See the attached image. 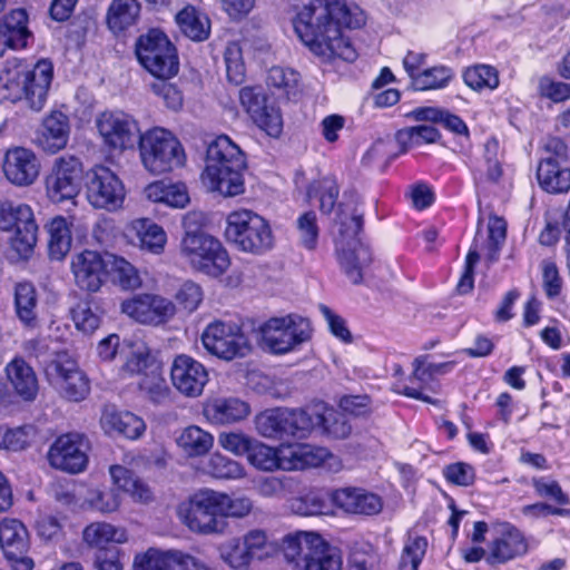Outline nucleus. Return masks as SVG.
Instances as JSON below:
<instances>
[{
  "label": "nucleus",
  "mask_w": 570,
  "mask_h": 570,
  "mask_svg": "<svg viewBox=\"0 0 570 570\" xmlns=\"http://www.w3.org/2000/svg\"><path fill=\"white\" fill-rule=\"evenodd\" d=\"M254 426L257 434L272 440L305 438L315 429L336 439L346 438L351 432L345 416L323 402L305 409H266L255 415Z\"/></svg>",
  "instance_id": "obj_1"
},
{
  "label": "nucleus",
  "mask_w": 570,
  "mask_h": 570,
  "mask_svg": "<svg viewBox=\"0 0 570 570\" xmlns=\"http://www.w3.org/2000/svg\"><path fill=\"white\" fill-rule=\"evenodd\" d=\"M218 444L235 456H246L248 463H325L332 453L309 443H286L271 446L243 432H223Z\"/></svg>",
  "instance_id": "obj_2"
},
{
  "label": "nucleus",
  "mask_w": 570,
  "mask_h": 570,
  "mask_svg": "<svg viewBox=\"0 0 570 570\" xmlns=\"http://www.w3.org/2000/svg\"><path fill=\"white\" fill-rule=\"evenodd\" d=\"M246 157L228 136L216 137L207 147L203 185L223 197H235L245 190Z\"/></svg>",
  "instance_id": "obj_3"
},
{
  "label": "nucleus",
  "mask_w": 570,
  "mask_h": 570,
  "mask_svg": "<svg viewBox=\"0 0 570 570\" xmlns=\"http://www.w3.org/2000/svg\"><path fill=\"white\" fill-rule=\"evenodd\" d=\"M224 236L238 252L261 256L275 246L269 222L247 208L232 210L226 216Z\"/></svg>",
  "instance_id": "obj_4"
},
{
  "label": "nucleus",
  "mask_w": 570,
  "mask_h": 570,
  "mask_svg": "<svg viewBox=\"0 0 570 570\" xmlns=\"http://www.w3.org/2000/svg\"><path fill=\"white\" fill-rule=\"evenodd\" d=\"M335 222L340 233L336 239L338 262L350 281L358 284L363 278V267L371 262L368 248L357 239L363 226V212L341 204Z\"/></svg>",
  "instance_id": "obj_5"
},
{
  "label": "nucleus",
  "mask_w": 570,
  "mask_h": 570,
  "mask_svg": "<svg viewBox=\"0 0 570 570\" xmlns=\"http://www.w3.org/2000/svg\"><path fill=\"white\" fill-rule=\"evenodd\" d=\"M288 563L302 570H342L341 551L316 532L298 531L283 539Z\"/></svg>",
  "instance_id": "obj_6"
},
{
  "label": "nucleus",
  "mask_w": 570,
  "mask_h": 570,
  "mask_svg": "<svg viewBox=\"0 0 570 570\" xmlns=\"http://www.w3.org/2000/svg\"><path fill=\"white\" fill-rule=\"evenodd\" d=\"M179 255L193 269L210 277L222 276L230 266L229 254L222 242L200 229L185 232Z\"/></svg>",
  "instance_id": "obj_7"
},
{
  "label": "nucleus",
  "mask_w": 570,
  "mask_h": 570,
  "mask_svg": "<svg viewBox=\"0 0 570 570\" xmlns=\"http://www.w3.org/2000/svg\"><path fill=\"white\" fill-rule=\"evenodd\" d=\"M138 146L142 166L154 175L171 171L186 161V154L179 139L161 127L144 132Z\"/></svg>",
  "instance_id": "obj_8"
},
{
  "label": "nucleus",
  "mask_w": 570,
  "mask_h": 570,
  "mask_svg": "<svg viewBox=\"0 0 570 570\" xmlns=\"http://www.w3.org/2000/svg\"><path fill=\"white\" fill-rule=\"evenodd\" d=\"M309 320L298 314L271 317L259 326L262 345L273 354H287L312 337Z\"/></svg>",
  "instance_id": "obj_9"
},
{
  "label": "nucleus",
  "mask_w": 570,
  "mask_h": 570,
  "mask_svg": "<svg viewBox=\"0 0 570 570\" xmlns=\"http://www.w3.org/2000/svg\"><path fill=\"white\" fill-rule=\"evenodd\" d=\"M177 514L181 523L197 534H219L227 527L222 520L217 491L210 489L199 490L180 502Z\"/></svg>",
  "instance_id": "obj_10"
},
{
  "label": "nucleus",
  "mask_w": 570,
  "mask_h": 570,
  "mask_svg": "<svg viewBox=\"0 0 570 570\" xmlns=\"http://www.w3.org/2000/svg\"><path fill=\"white\" fill-rule=\"evenodd\" d=\"M43 371L47 381L61 397L70 402H80L88 396L89 379L67 351L52 354L46 362Z\"/></svg>",
  "instance_id": "obj_11"
},
{
  "label": "nucleus",
  "mask_w": 570,
  "mask_h": 570,
  "mask_svg": "<svg viewBox=\"0 0 570 570\" xmlns=\"http://www.w3.org/2000/svg\"><path fill=\"white\" fill-rule=\"evenodd\" d=\"M135 53L139 63L158 79H169L178 72L176 48L160 30L151 29L141 35L136 41Z\"/></svg>",
  "instance_id": "obj_12"
},
{
  "label": "nucleus",
  "mask_w": 570,
  "mask_h": 570,
  "mask_svg": "<svg viewBox=\"0 0 570 570\" xmlns=\"http://www.w3.org/2000/svg\"><path fill=\"white\" fill-rule=\"evenodd\" d=\"M202 343L209 354L223 361L243 358L252 352L249 338L234 322H210L202 333Z\"/></svg>",
  "instance_id": "obj_13"
},
{
  "label": "nucleus",
  "mask_w": 570,
  "mask_h": 570,
  "mask_svg": "<svg viewBox=\"0 0 570 570\" xmlns=\"http://www.w3.org/2000/svg\"><path fill=\"white\" fill-rule=\"evenodd\" d=\"M0 229H14L11 247L20 257L31 254L37 243L38 225L29 205L12 200L0 202Z\"/></svg>",
  "instance_id": "obj_14"
},
{
  "label": "nucleus",
  "mask_w": 570,
  "mask_h": 570,
  "mask_svg": "<svg viewBox=\"0 0 570 570\" xmlns=\"http://www.w3.org/2000/svg\"><path fill=\"white\" fill-rule=\"evenodd\" d=\"M492 537L488 543L487 564L498 567L523 558L530 550L529 538L510 521L494 520Z\"/></svg>",
  "instance_id": "obj_15"
},
{
  "label": "nucleus",
  "mask_w": 570,
  "mask_h": 570,
  "mask_svg": "<svg viewBox=\"0 0 570 570\" xmlns=\"http://www.w3.org/2000/svg\"><path fill=\"white\" fill-rule=\"evenodd\" d=\"M86 197L94 208L116 212L124 205L125 185L110 168L95 166L86 175Z\"/></svg>",
  "instance_id": "obj_16"
},
{
  "label": "nucleus",
  "mask_w": 570,
  "mask_h": 570,
  "mask_svg": "<svg viewBox=\"0 0 570 570\" xmlns=\"http://www.w3.org/2000/svg\"><path fill=\"white\" fill-rule=\"evenodd\" d=\"M30 548L31 539L26 524L17 518H3L0 521V549L11 570H33Z\"/></svg>",
  "instance_id": "obj_17"
},
{
  "label": "nucleus",
  "mask_w": 570,
  "mask_h": 570,
  "mask_svg": "<svg viewBox=\"0 0 570 570\" xmlns=\"http://www.w3.org/2000/svg\"><path fill=\"white\" fill-rule=\"evenodd\" d=\"M222 560L234 570H246L253 561L268 556V539L264 530L253 529L242 538H232L219 548Z\"/></svg>",
  "instance_id": "obj_18"
},
{
  "label": "nucleus",
  "mask_w": 570,
  "mask_h": 570,
  "mask_svg": "<svg viewBox=\"0 0 570 570\" xmlns=\"http://www.w3.org/2000/svg\"><path fill=\"white\" fill-rule=\"evenodd\" d=\"M82 163L72 155L57 157L46 177V191L53 203L71 200L80 191Z\"/></svg>",
  "instance_id": "obj_19"
},
{
  "label": "nucleus",
  "mask_w": 570,
  "mask_h": 570,
  "mask_svg": "<svg viewBox=\"0 0 570 570\" xmlns=\"http://www.w3.org/2000/svg\"><path fill=\"white\" fill-rule=\"evenodd\" d=\"M96 127L104 144L114 150L132 149L142 135L138 122L124 111H104L96 118Z\"/></svg>",
  "instance_id": "obj_20"
},
{
  "label": "nucleus",
  "mask_w": 570,
  "mask_h": 570,
  "mask_svg": "<svg viewBox=\"0 0 570 570\" xmlns=\"http://www.w3.org/2000/svg\"><path fill=\"white\" fill-rule=\"evenodd\" d=\"M120 311L130 320L144 325H160L168 322L176 312L175 304L167 297L154 293H139L125 298Z\"/></svg>",
  "instance_id": "obj_21"
},
{
  "label": "nucleus",
  "mask_w": 570,
  "mask_h": 570,
  "mask_svg": "<svg viewBox=\"0 0 570 570\" xmlns=\"http://www.w3.org/2000/svg\"><path fill=\"white\" fill-rule=\"evenodd\" d=\"M239 102L252 121L269 137L277 138L283 131L279 108L268 101L265 90L259 87H244L239 90Z\"/></svg>",
  "instance_id": "obj_22"
},
{
  "label": "nucleus",
  "mask_w": 570,
  "mask_h": 570,
  "mask_svg": "<svg viewBox=\"0 0 570 570\" xmlns=\"http://www.w3.org/2000/svg\"><path fill=\"white\" fill-rule=\"evenodd\" d=\"M70 269L80 289L96 293L106 282L107 253L101 254L91 249L77 253L71 257Z\"/></svg>",
  "instance_id": "obj_23"
},
{
  "label": "nucleus",
  "mask_w": 570,
  "mask_h": 570,
  "mask_svg": "<svg viewBox=\"0 0 570 570\" xmlns=\"http://www.w3.org/2000/svg\"><path fill=\"white\" fill-rule=\"evenodd\" d=\"M334 505L351 515L374 517L384 508L383 498L362 487L336 489L331 494Z\"/></svg>",
  "instance_id": "obj_24"
},
{
  "label": "nucleus",
  "mask_w": 570,
  "mask_h": 570,
  "mask_svg": "<svg viewBox=\"0 0 570 570\" xmlns=\"http://www.w3.org/2000/svg\"><path fill=\"white\" fill-rule=\"evenodd\" d=\"M170 377L176 390L188 397L199 396L209 380L206 367L186 354L174 358Z\"/></svg>",
  "instance_id": "obj_25"
},
{
  "label": "nucleus",
  "mask_w": 570,
  "mask_h": 570,
  "mask_svg": "<svg viewBox=\"0 0 570 570\" xmlns=\"http://www.w3.org/2000/svg\"><path fill=\"white\" fill-rule=\"evenodd\" d=\"M413 366V374L409 379L410 384L396 382L393 384V391L411 399L434 403V401L425 394V391H435L433 386L434 375L446 373L452 367V363H431L425 365L424 361L417 357L414 360Z\"/></svg>",
  "instance_id": "obj_26"
},
{
  "label": "nucleus",
  "mask_w": 570,
  "mask_h": 570,
  "mask_svg": "<svg viewBox=\"0 0 570 570\" xmlns=\"http://www.w3.org/2000/svg\"><path fill=\"white\" fill-rule=\"evenodd\" d=\"M2 169L6 178L12 185L30 186L40 174V161L31 149L13 147L6 151Z\"/></svg>",
  "instance_id": "obj_27"
},
{
  "label": "nucleus",
  "mask_w": 570,
  "mask_h": 570,
  "mask_svg": "<svg viewBox=\"0 0 570 570\" xmlns=\"http://www.w3.org/2000/svg\"><path fill=\"white\" fill-rule=\"evenodd\" d=\"M89 439L80 432H67L52 442L47 452L49 463H88Z\"/></svg>",
  "instance_id": "obj_28"
},
{
  "label": "nucleus",
  "mask_w": 570,
  "mask_h": 570,
  "mask_svg": "<svg viewBox=\"0 0 570 570\" xmlns=\"http://www.w3.org/2000/svg\"><path fill=\"white\" fill-rule=\"evenodd\" d=\"M6 379L12 393L24 402H33L39 393V382L32 366L21 356L4 366Z\"/></svg>",
  "instance_id": "obj_29"
},
{
  "label": "nucleus",
  "mask_w": 570,
  "mask_h": 570,
  "mask_svg": "<svg viewBox=\"0 0 570 570\" xmlns=\"http://www.w3.org/2000/svg\"><path fill=\"white\" fill-rule=\"evenodd\" d=\"M127 236L134 246L154 255L163 254L167 244L165 229L149 218H137L130 222Z\"/></svg>",
  "instance_id": "obj_30"
},
{
  "label": "nucleus",
  "mask_w": 570,
  "mask_h": 570,
  "mask_svg": "<svg viewBox=\"0 0 570 570\" xmlns=\"http://www.w3.org/2000/svg\"><path fill=\"white\" fill-rule=\"evenodd\" d=\"M31 32L24 9H13L0 20V57L8 49L20 50L28 46Z\"/></svg>",
  "instance_id": "obj_31"
},
{
  "label": "nucleus",
  "mask_w": 570,
  "mask_h": 570,
  "mask_svg": "<svg viewBox=\"0 0 570 570\" xmlns=\"http://www.w3.org/2000/svg\"><path fill=\"white\" fill-rule=\"evenodd\" d=\"M52 77L53 66L49 60H39L33 66L28 63L24 100L31 109L39 111L45 107Z\"/></svg>",
  "instance_id": "obj_32"
},
{
  "label": "nucleus",
  "mask_w": 570,
  "mask_h": 570,
  "mask_svg": "<svg viewBox=\"0 0 570 570\" xmlns=\"http://www.w3.org/2000/svg\"><path fill=\"white\" fill-rule=\"evenodd\" d=\"M69 135L70 124L68 116L61 111H52L42 121L37 144L43 151L56 154L67 146Z\"/></svg>",
  "instance_id": "obj_33"
},
{
  "label": "nucleus",
  "mask_w": 570,
  "mask_h": 570,
  "mask_svg": "<svg viewBox=\"0 0 570 570\" xmlns=\"http://www.w3.org/2000/svg\"><path fill=\"white\" fill-rule=\"evenodd\" d=\"M120 357L122 360V365L119 368L121 379L139 376L158 364L148 345L141 340H125Z\"/></svg>",
  "instance_id": "obj_34"
},
{
  "label": "nucleus",
  "mask_w": 570,
  "mask_h": 570,
  "mask_svg": "<svg viewBox=\"0 0 570 570\" xmlns=\"http://www.w3.org/2000/svg\"><path fill=\"white\" fill-rule=\"evenodd\" d=\"M28 63L19 59L7 60L0 70V102L24 99L28 83Z\"/></svg>",
  "instance_id": "obj_35"
},
{
  "label": "nucleus",
  "mask_w": 570,
  "mask_h": 570,
  "mask_svg": "<svg viewBox=\"0 0 570 570\" xmlns=\"http://www.w3.org/2000/svg\"><path fill=\"white\" fill-rule=\"evenodd\" d=\"M28 63L19 59L7 60L0 70V102L24 99L28 83Z\"/></svg>",
  "instance_id": "obj_36"
},
{
  "label": "nucleus",
  "mask_w": 570,
  "mask_h": 570,
  "mask_svg": "<svg viewBox=\"0 0 570 570\" xmlns=\"http://www.w3.org/2000/svg\"><path fill=\"white\" fill-rule=\"evenodd\" d=\"M249 413V404L238 397H215L204 406V415L213 424H233L245 420Z\"/></svg>",
  "instance_id": "obj_37"
},
{
  "label": "nucleus",
  "mask_w": 570,
  "mask_h": 570,
  "mask_svg": "<svg viewBox=\"0 0 570 570\" xmlns=\"http://www.w3.org/2000/svg\"><path fill=\"white\" fill-rule=\"evenodd\" d=\"M100 425L107 434H120L131 440L140 438L146 430L142 419L131 412L117 411L112 406L105 407Z\"/></svg>",
  "instance_id": "obj_38"
},
{
  "label": "nucleus",
  "mask_w": 570,
  "mask_h": 570,
  "mask_svg": "<svg viewBox=\"0 0 570 570\" xmlns=\"http://www.w3.org/2000/svg\"><path fill=\"white\" fill-rule=\"evenodd\" d=\"M262 474L252 479V487L256 489L264 497H273L291 489V479L285 475L277 476L273 473L276 470L285 471H297L305 470L307 468H320L321 465H253Z\"/></svg>",
  "instance_id": "obj_39"
},
{
  "label": "nucleus",
  "mask_w": 570,
  "mask_h": 570,
  "mask_svg": "<svg viewBox=\"0 0 570 570\" xmlns=\"http://www.w3.org/2000/svg\"><path fill=\"white\" fill-rule=\"evenodd\" d=\"M537 178L540 187L548 193L560 194L570 189V168L562 166L553 157L540 161Z\"/></svg>",
  "instance_id": "obj_40"
},
{
  "label": "nucleus",
  "mask_w": 570,
  "mask_h": 570,
  "mask_svg": "<svg viewBox=\"0 0 570 570\" xmlns=\"http://www.w3.org/2000/svg\"><path fill=\"white\" fill-rule=\"evenodd\" d=\"M144 194L154 203H163L173 208H184L189 204V194L183 183L154 181L146 186Z\"/></svg>",
  "instance_id": "obj_41"
},
{
  "label": "nucleus",
  "mask_w": 570,
  "mask_h": 570,
  "mask_svg": "<svg viewBox=\"0 0 570 570\" xmlns=\"http://www.w3.org/2000/svg\"><path fill=\"white\" fill-rule=\"evenodd\" d=\"M107 275L112 283L122 291H137L142 284V277L139 269L126 258L107 253Z\"/></svg>",
  "instance_id": "obj_42"
},
{
  "label": "nucleus",
  "mask_w": 570,
  "mask_h": 570,
  "mask_svg": "<svg viewBox=\"0 0 570 570\" xmlns=\"http://www.w3.org/2000/svg\"><path fill=\"white\" fill-rule=\"evenodd\" d=\"M109 473L118 490L129 493L135 501L148 503L154 500L151 489L127 465H109Z\"/></svg>",
  "instance_id": "obj_43"
},
{
  "label": "nucleus",
  "mask_w": 570,
  "mask_h": 570,
  "mask_svg": "<svg viewBox=\"0 0 570 570\" xmlns=\"http://www.w3.org/2000/svg\"><path fill=\"white\" fill-rule=\"evenodd\" d=\"M139 14L137 0H112L107 10V26L112 33L120 35L138 22Z\"/></svg>",
  "instance_id": "obj_44"
},
{
  "label": "nucleus",
  "mask_w": 570,
  "mask_h": 570,
  "mask_svg": "<svg viewBox=\"0 0 570 570\" xmlns=\"http://www.w3.org/2000/svg\"><path fill=\"white\" fill-rule=\"evenodd\" d=\"M384 557L368 541L354 542L347 556V570H384Z\"/></svg>",
  "instance_id": "obj_45"
},
{
  "label": "nucleus",
  "mask_w": 570,
  "mask_h": 570,
  "mask_svg": "<svg viewBox=\"0 0 570 570\" xmlns=\"http://www.w3.org/2000/svg\"><path fill=\"white\" fill-rule=\"evenodd\" d=\"M82 539L89 546L97 548L98 551L108 550L109 543H124L127 541V533L124 529L106 522H94L88 524L82 531Z\"/></svg>",
  "instance_id": "obj_46"
},
{
  "label": "nucleus",
  "mask_w": 570,
  "mask_h": 570,
  "mask_svg": "<svg viewBox=\"0 0 570 570\" xmlns=\"http://www.w3.org/2000/svg\"><path fill=\"white\" fill-rule=\"evenodd\" d=\"M48 252L51 259L61 261L70 250L71 232L66 218L58 216L47 225Z\"/></svg>",
  "instance_id": "obj_47"
},
{
  "label": "nucleus",
  "mask_w": 570,
  "mask_h": 570,
  "mask_svg": "<svg viewBox=\"0 0 570 570\" xmlns=\"http://www.w3.org/2000/svg\"><path fill=\"white\" fill-rule=\"evenodd\" d=\"M176 442L187 455L202 456L213 448L214 436L197 425H189L181 430Z\"/></svg>",
  "instance_id": "obj_48"
},
{
  "label": "nucleus",
  "mask_w": 570,
  "mask_h": 570,
  "mask_svg": "<svg viewBox=\"0 0 570 570\" xmlns=\"http://www.w3.org/2000/svg\"><path fill=\"white\" fill-rule=\"evenodd\" d=\"M176 22L181 32L194 41H203L209 35L208 18L191 6L185 7L176 14Z\"/></svg>",
  "instance_id": "obj_49"
},
{
  "label": "nucleus",
  "mask_w": 570,
  "mask_h": 570,
  "mask_svg": "<svg viewBox=\"0 0 570 570\" xmlns=\"http://www.w3.org/2000/svg\"><path fill=\"white\" fill-rule=\"evenodd\" d=\"M429 541L425 535L409 533L397 562V570H419L426 554Z\"/></svg>",
  "instance_id": "obj_50"
},
{
  "label": "nucleus",
  "mask_w": 570,
  "mask_h": 570,
  "mask_svg": "<svg viewBox=\"0 0 570 570\" xmlns=\"http://www.w3.org/2000/svg\"><path fill=\"white\" fill-rule=\"evenodd\" d=\"M429 541L425 535L409 533L397 562V570H419L426 554Z\"/></svg>",
  "instance_id": "obj_51"
},
{
  "label": "nucleus",
  "mask_w": 570,
  "mask_h": 570,
  "mask_svg": "<svg viewBox=\"0 0 570 570\" xmlns=\"http://www.w3.org/2000/svg\"><path fill=\"white\" fill-rule=\"evenodd\" d=\"M38 430L32 424L17 428L0 426V449L21 451L28 448L37 436Z\"/></svg>",
  "instance_id": "obj_52"
},
{
  "label": "nucleus",
  "mask_w": 570,
  "mask_h": 570,
  "mask_svg": "<svg viewBox=\"0 0 570 570\" xmlns=\"http://www.w3.org/2000/svg\"><path fill=\"white\" fill-rule=\"evenodd\" d=\"M455 76L451 67L436 65L416 75L413 86L419 90H440L449 86Z\"/></svg>",
  "instance_id": "obj_53"
},
{
  "label": "nucleus",
  "mask_w": 570,
  "mask_h": 570,
  "mask_svg": "<svg viewBox=\"0 0 570 570\" xmlns=\"http://www.w3.org/2000/svg\"><path fill=\"white\" fill-rule=\"evenodd\" d=\"M466 86L475 91L494 90L499 87V73L495 68L488 65H478L468 68L463 73Z\"/></svg>",
  "instance_id": "obj_54"
},
{
  "label": "nucleus",
  "mask_w": 570,
  "mask_h": 570,
  "mask_svg": "<svg viewBox=\"0 0 570 570\" xmlns=\"http://www.w3.org/2000/svg\"><path fill=\"white\" fill-rule=\"evenodd\" d=\"M137 383L140 391L146 393L153 402L160 403L169 394V387L159 364L140 374Z\"/></svg>",
  "instance_id": "obj_55"
},
{
  "label": "nucleus",
  "mask_w": 570,
  "mask_h": 570,
  "mask_svg": "<svg viewBox=\"0 0 570 570\" xmlns=\"http://www.w3.org/2000/svg\"><path fill=\"white\" fill-rule=\"evenodd\" d=\"M16 308L19 318L31 326L36 321L37 294L30 283H19L14 293Z\"/></svg>",
  "instance_id": "obj_56"
},
{
  "label": "nucleus",
  "mask_w": 570,
  "mask_h": 570,
  "mask_svg": "<svg viewBox=\"0 0 570 570\" xmlns=\"http://www.w3.org/2000/svg\"><path fill=\"white\" fill-rule=\"evenodd\" d=\"M307 196L308 198L318 197L320 209L323 213H331L338 196L336 179L327 176L314 181L307 189Z\"/></svg>",
  "instance_id": "obj_57"
},
{
  "label": "nucleus",
  "mask_w": 570,
  "mask_h": 570,
  "mask_svg": "<svg viewBox=\"0 0 570 570\" xmlns=\"http://www.w3.org/2000/svg\"><path fill=\"white\" fill-rule=\"evenodd\" d=\"M72 321L78 331L85 334L94 333L101 323V315L97 306L88 301L79 302L71 309Z\"/></svg>",
  "instance_id": "obj_58"
},
{
  "label": "nucleus",
  "mask_w": 570,
  "mask_h": 570,
  "mask_svg": "<svg viewBox=\"0 0 570 570\" xmlns=\"http://www.w3.org/2000/svg\"><path fill=\"white\" fill-rule=\"evenodd\" d=\"M531 485L539 498L552 500L557 507L564 508L570 504L569 495L562 490L557 480L546 476H534L531 480Z\"/></svg>",
  "instance_id": "obj_59"
},
{
  "label": "nucleus",
  "mask_w": 570,
  "mask_h": 570,
  "mask_svg": "<svg viewBox=\"0 0 570 570\" xmlns=\"http://www.w3.org/2000/svg\"><path fill=\"white\" fill-rule=\"evenodd\" d=\"M134 570H170V550L148 548L134 558Z\"/></svg>",
  "instance_id": "obj_60"
},
{
  "label": "nucleus",
  "mask_w": 570,
  "mask_h": 570,
  "mask_svg": "<svg viewBox=\"0 0 570 570\" xmlns=\"http://www.w3.org/2000/svg\"><path fill=\"white\" fill-rule=\"evenodd\" d=\"M222 520L227 518H244L253 510V502L247 497L232 498L227 493L217 492Z\"/></svg>",
  "instance_id": "obj_61"
},
{
  "label": "nucleus",
  "mask_w": 570,
  "mask_h": 570,
  "mask_svg": "<svg viewBox=\"0 0 570 570\" xmlns=\"http://www.w3.org/2000/svg\"><path fill=\"white\" fill-rule=\"evenodd\" d=\"M299 243L303 247L312 250L316 247L318 240V225L315 212H305L296 220Z\"/></svg>",
  "instance_id": "obj_62"
},
{
  "label": "nucleus",
  "mask_w": 570,
  "mask_h": 570,
  "mask_svg": "<svg viewBox=\"0 0 570 570\" xmlns=\"http://www.w3.org/2000/svg\"><path fill=\"white\" fill-rule=\"evenodd\" d=\"M226 72L229 81L239 83L245 75L242 48L237 42H230L225 49Z\"/></svg>",
  "instance_id": "obj_63"
},
{
  "label": "nucleus",
  "mask_w": 570,
  "mask_h": 570,
  "mask_svg": "<svg viewBox=\"0 0 570 570\" xmlns=\"http://www.w3.org/2000/svg\"><path fill=\"white\" fill-rule=\"evenodd\" d=\"M293 507L302 515H318L326 513L328 504L324 494L309 491L297 498Z\"/></svg>",
  "instance_id": "obj_64"
}]
</instances>
